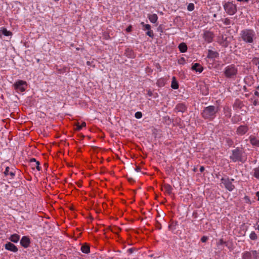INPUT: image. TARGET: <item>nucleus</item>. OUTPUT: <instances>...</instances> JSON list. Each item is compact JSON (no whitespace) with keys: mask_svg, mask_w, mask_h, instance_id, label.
Here are the masks:
<instances>
[{"mask_svg":"<svg viewBox=\"0 0 259 259\" xmlns=\"http://www.w3.org/2000/svg\"><path fill=\"white\" fill-rule=\"evenodd\" d=\"M187 110V107L183 103L178 104L175 108L176 112H181L184 113Z\"/></svg>","mask_w":259,"mask_h":259,"instance_id":"12","label":"nucleus"},{"mask_svg":"<svg viewBox=\"0 0 259 259\" xmlns=\"http://www.w3.org/2000/svg\"><path fill=\"white\" fill-rule=\"evenodd\" d=\"M161 226H160H160H158V229H161Z\"/></svg>","mask_w":259,"mask_h":259,"instance_id":"60","label":"nucleus"},{"mask_svg":"<svg viewBox=\"0 0 259 259\" xmlns=\"http://www.w3.org/2000/svg\"><path fill=\"white\" fill-rule=\"evenodd\" d=\"M76 184H77V186H78L79 187H82V185H81V184L80 183L78 182V183H77Z\"/></svg>","mask_w":259,"mask_h":259,"instance_id":"53","label":"nucleus"},{"mask_svg":"<svg viewBox=\"0 0 259 259\" xmlns=\"http://www.w3.org/2000/svg\"><path fill=\"white\" fill-rule=\"evenodd\" d=\"M256 89H257V90H259V85L257 87Z\"/></svg>","mask_w":259,"mask_h":259,"instance_id":"62","label":"nucleus"},{"mask_svg":"<svg viewBox=\"0 0 259 259\" xmlns=\"http://www.w3.org/2000/svg\"><path fill=\"white\" fill-rule=\"evenodd\" d=\"M132 30V26L131 25H130L128 26L126 29V31L127 32H130Z\"/></svg>","mask_w":259,"mask_h":259,"instance_id":"43","label":"nucleus"},{"mask_svg":"<svg viewBox=\"0 0 259 259\" xmlns=\"http://www.w3.org/2000/svg\"><path fill=\"white\" fill-rule=\"evenodd\" d=\"M192 69L196 72L201 73L202 72L203 68L200 64L196 63L192 65Z\"/></svg>","mask_w":259,"mask_h":259,"instance_id":"13","label":"nucleus"},{"mask_svg":"<svg viewBox=\"0 0 259 259\" xmlns=\"http://www.w3.org/2000/svg\"><path fill=\"white\" fill-rule=\"evenodd\" d=\"M30 165H31V166L32 168H33V169L34 168V167H36V164H35V163H32V164H31Z\"/></svg>","mask_w":259,"mask_h":259,"instance_id":"52","label":"nucleus"},{"mask_svg":"<svg viewBox=\"0 0 259 259\" xmlns=\"http://www.w3.org/2000/svg\"><path fill=\"white\" fill-rule=\"evenodd\" d=\"M111 231L115 233H117L118 231H120L121 229L118 228V227H114V228H113L112 229H111Z\"/></svg>","mask_w":259,"mask_h":259,"instance_id":"40","label":"nucleus"},{"mask_svg":"<svg viewBox=\"0 0 259 259\" xmlns=\"http://www.w3.org/2000/svg\"><path fill=\"white\" fill-rule=\"evenodd\" d=\"M250 142L253 146L259 147V140L255 137H250Z\"/></svg>","mask_w":259,"mask_h":259,"instance_id":"23","label":"nucleus"},{"mask_svg":"<svg viewBox=\"0 0 259 259\" xmlns=\"http://www.w3.org/2000/svg\"><path fill=\"white\" fill-rule=\"evenodd\" d=\"M219 110L218 105L209 106L204 109L201 114L204 119L212 120L216 116V114Z\"/></svg>","mask_w":259,"mask_h":259,"instance_id":"1","label":"nucleus"},{"mask_svg":"<svg viewBox=\"0 0 259 259\" xmlns=\"http://www.w3.org/2000/svg\"><path fill=\"white\" fill-rule=\"evenodd\" d=\"M230 38L225 37L224 38L223 36L222 37V40L221 41L220 44L224 47L227 48L229 44L230 40H229Z\"/></svg>","mask_w":259,"mask_h":259,"instance_id":"17","label":"nucleus"},{"mask_svg":"<svg viewBox=\"0 0 259 259\" xmlns=\"http://www.w3.org/2000/svg\"><path fill=\"white\" fill-rule=\"evenodd\" d=\"M237 73V69L234 65L228 66L224 71L225 76L228 78H231L235 76Z\"/></svg>","mask_w":259,"mask_h":259,"instance_id":"5","label":"nucleus"},{"mask_svg":"<svg viewBox=\"0 0 259 259\" xmlns=\"http://www.w3.org/2000/svg\"><path fill=\"white\" fill-rule=\"evenodd\" d=\"M20 244L24 248H27L30 244V240L29 237L24 236H23L20 240Z\"/></svg>","mask_w":259,"mask_h":259,"instance_id":"10","label":"nucleus"},{"mask_svg":"<svg viewBox=\"0 0 259 259\" xmlns=\"http://www.w3.org/2000/svg\"><path fill=\"white\" fill-rule=\"evenodd\" d=\"M19 239L20 235L17 234H13L9 238V240L14 243H17Z\"/></svg>","mask_w":259,"mask_h":259,"instance_id":"16","label":"nucleus"},{"mask_svg":"<svg viewBox=\"0 0 259 259\" xmlns=\"http://www.w3.org/2000/svg\"><path fill=\"white\" fill-rule=\"evenodd\" d=\"M128 252L130 253H132L133 252V248H131L128 249Z\"/></svg>","mask_w":259,"mask_h":259,"instance_id":"50","label":"nucleus"},{"mask_svg":"<svg viewBox=\"0 0 259 259\" xmlns=\"http://www.w3.org/2000/svg\"><path fill=\"white\" fill-rule=\"evenodd\" d=\"M221 181L224 184L225 188L228 191H232L235 188V186L233 185L229 178H222Z\"/></svg>","mask_w":259,"mask_h":259,"instance_id":"7","label":"nucleus"},{"mask_svg":"<svg viewBox=\"0 0 259 259\" xmlns=\"http://www.w3.org/2000/svg\"><path fill=\"white\" fill-rule=\"evenodd\" d=\"M256 230H258V231L259 232V224L257 225V228H256Z\"/></svg>","mask_w":259,"mask_h":259,"instance_id":"57","label":"nucleus"},{"mask_svg":"<svg viewBox=\"0 0 259 259\" xmlns=\"http://www.w3.org/2000/svg\"><path fill=\"white\" fill-rule=\"evenodd\" d=\"M256 196L258 197V200L259 201V191L256 193Z\"/></svg>","mask_w":259,"mask_h":259,"instance_id":"54","label":"nucleus"},{"mask_svg":"<svg viewBox=\"0 0 259 259\" xmlns=\"http://www.w3.org/2000/svg\"><path fill=\"white\" fill-rule=\"evenodd\" d=\"M224 8L226 12L230 15H233L237 12V7L236 5L232 2H227L224 5Z\"/></svg>","mask_w":259,"mask_h":259,"instance_id":"4","label":"nucleus"},{"mask_svg":"<svg viewBox=\"0 0 259 259\" xmlns=\"http://www.w3.org/2000/svg\"><path fill=\"white\" fill-rule=\"evenodd\" d=\"M243 259H251L252 253L251 251H245L242 255Z\"/></svg>","mask_w":259,"mask_h":259,"instance_id":"25","label":"nucleus"},{"mask_svg":"<svg viewBox=\"0 0 259 259\" xmlns=\"http://www.w3.org/2000/svg\"><path fill=\"white\" fill-rule=\"evenodd\" d=\"M165 84V80L164 78H160L157 81V85L159 87L164 86Z\"/></svg>","mask_w":259,"mask_h":259,"instance_id":"27","label":"nucleus"},{"mask_svg":"<svg viewBox=\"0 0 259 259\" xmlns=\"http://www.w3.org/2000/svg\"><path fill=\"white\" fill-rule=\"evenodd\" d=\"M130 52H131V53H133V52H132V51H130Z\"/></svg>","mask_w":259,"mask_h":259,"instance_id":"64","label":"nucleus"},{"mask_svg":"<svg viewBox=\"0 0 259 259\" xmlns=\"http://www.w3.org/2000/svg\"><path fill=\"white\" fill-rule=\"evenodd\" d=\"M213 36L214 35L212 32L209 31H205L203 33V37L207 42L210 43L212 41Z\"/></svg>","mask_w":259,"mask_h":259,"instance_id":"8","label":"nucleus"},{"mask_svg":"<svg viewBox=\"0 0 259 259\" xmlns=\"http://www.w3.org/2000/svg\"><path fill=\"white\" fill-rule=\"evenodd\" d=\"M238 2H248V0H237Z\"/></svg>","mask_w":259,"mask_h":259,"instance_id":"56","label":"nucleus"},{"mask_svg":"<svg viewBox=\"0 0 259 259\" xmlns=\"http://www.w3.org/2000/svg\"><path fill=\"white\" fill-rule=\"evenodd\" d=\"M161 226H160H160H158V229H161Z\"/></svg>","mask_w":259,"mask_h":259,"instance_id":"61","label":"nucleus"},{"mask_svg":"<svg viewBox=\"0 0 259 259\" xmlns=\"http://www.w3.org/2000/svg\"><path fill=\"white\" fill-rule=\"evenodd\" d=\"M135 116L137 119H140L142 117V113L141 112L138 111L135 113Z\"/></svg>","mask_w":259,"mask_h":259,"instance_id":"38","label":"nucleus"},{"mask_svg":"<svg viewBox=\"0 0 259 259\" xmlns=\"http://www.w3.org/2000/svg\"><path fill=\"white\" fill-rule=\"evenodd\" d=\"M178 225V222H172L170 224L168 225V229L170 230L174 231L176 229V226Z\"/></svg>","mask_w":259,"mask_h":259,"instance_id":"28","label":"nucleus"},{"mask_svg":"<svg viewBox=\"0 0 259 259\" xmlns=\"http://www.w3.org/2000/svg\"><path fill=\"white\" fill-rule=\"evenodd\" d=\"M2 33L5 36H10L12 34V32L10 31L7 30L5 28H3L2 30Z\"/></svg>","mask_w":259,"mask_h":259,"instance_id":"31","label":"nucleus"},{"mask_svg":"<svg viewBox=\"0 0 259 259\" xmlns=\"http://www.w3.org/2000/svg\"><path fill=\"white\" fill-rule=\"evenodd\" d=\"M81 250L84 253H89L90 252V245L87 243H84L81 246Z\"/></svg>","mask_w":259,"mask_h":259,"instance_id":"15","label":"nucleus"},{"mask_svg":"<svg viewBox=\"0 0 259 259\" xmlns=\"http://www.w3.org/2000/svg\"><path fill=\"white\" fill-rule=\"evenodd\" d=\"M152 92L150 91V90H149L148 91V93H147V95L150 96V97H151L152 96Z\"/></svg>","mask_w":259,"mask_h":259,"instance_id":"47","label":"nucleus"},{"mask_svg":"<svg viewBox=\"0 0 259 259\" xmlns=\"http://www.w3.org/2000/svg\"><path fill=\"white\" fill-rule=\"evenodd\" d=\"M254 95L256 96H259V93L257 92V91H255L254 93Z\"/></svg>","mask_w":259,"mask_h":259,"instance_id":"55","label":"nucleus"},{"mask_svg":"<svg viewBox=\"0 0 259 259\" xmlns=\"http://www.w3.org/2000/svg\"><path fill=\"white\" fill-rule=\"evenodd\" d=\"M253 176L257 179H259V166L254 169Z\"/></svg>","mask_w":259,"mask_h":259,"instance_id":"33","label":"nucleus"},{"mask_svg":"<svg viewBox=\"0 0 259 259\" xmlns=\"http://www.w3.org/2000/svg\"><path fill=\"white\" fill-rule=\"evenodd\" d=\"M224 23L225 24V25H230L231 24V21L230 20V19H228V18H226L225 19L224 21Z\"/></svg>","mask_w":259,"mask_h":259,"instance_id":"41","label":"nucleus"},{"mask_svg":"<svg viewBox=\"0 0 259 259\" xmlns=\"http://www.w3.org/2000/svg\"><path fill=\"white\" fill-rule=\"evenodd\" d=\"M141 25L143 26L144 30H149L151 29V26L149 24H145L143 22L141 23Z\"/></svg>","mask_w":259,"mask_h":259,"instance_id":"32","label":"nucleus"},{"mask_svg":"<svg viewBox=\"0 0 259 259\" xmlns=\"http://www.w3.org/2000/svg\"><path fill=\"white\" fill-rule=\"evenodd\" d=\"M207 57V58L211 59L219 57V53L217 52L209 50L208 51V55Z\"/></svg>","mask_w":259,"mask_h":259,"instance_id":"14","label":"nucleus"},{"mask_svg":"<svg viewBox=\"0 0 259 259\" xmlns=\"http://www.w3.org/2000/svg\"><path fill=\"white\" fill-rule=\"evenodd\" d=\"M27 82L22 80H18L13 84L14 88L17 91L23 92L25 91L27 87Z\"/></svg>","mask_w":259,"mask_h":259,"instance_id":"6","label":"nucleus"},{"mask_svg":"<svg viewBox=\"0 0 259 259\" xmlns=\"http://www.w3.org/2000/svg\"><path fill=\"white\" fill-rule=\"evenodd\" d=\"M171 87L175 90L178 89L179 88V84L178 81L176 80L175 77H172Z\"/></svg>","mask_w":259,"mask_h":259,"instance_id":"24","label":"nucleus"},{"mask_svg":"<svg viewBox=\"0 0 259 259\" xmlns=\"http://www.w3.org/2000/svg\"><path fill=\"white\" fill-rule=\"evenodd\" d=\"M55 2H58L59 0H54Z\"/></svg>","mask_w":259,"mask_h":259,"instance_id":"63","label":"nucleus"},{"mask_svg":"<svg viewBox=\"0 0 259 259\" xmlns=\"http://www.w3.org/2000/svg\"><path fill=\"white\" fill-rule=\"evenodd\" d=\"M207 240H208V237H206V236H203V237L201 238V241L202 242H205Z\"/></svg>","mask_w":259,"mask_h":259,"instance_id":"42","label":"nucleus"},{"mask_svg":"<svg viewBox=\"0 0 259 259\" xmlns=\"http://www.w3.org/2000/svg\"><path fill=\"white\" fill-rule=\"evenodd\" d=\"M226 142L230 147L233 144V141L230 138H227L226 140Z\"/></svg>","mask_w":259,"mask_h":259,"instance_id":"36","label":"nucleus"},{"mask_svg":"<svg viewBox=\"0 0 259 259\" xmlns=\"http://www.w3.org/2000/svg\"><path fill=\"white\" fill-rule=\"evenodd\" d=\"M163 187L164 189L165 192H166L168 194L171 195L172 194V191L173 189L170 185L168 184H164Z\"/></svg>","mask_w":259,"mask_h":259,"instance_id":"18","label":"nucleus"},{"mask_svg":"<svg viewBox=\"0 0 259 259\" xmlns=\"http://www.w3.org/2000/svg\"><path fill=\"white\" fill-rule=\"evenodd\" d=\"M257 102H257V101L256 100H255L253 101V105H254V106H256V105H257Z\"/></svg>","mask_w":259,"mask_h":259,"instance_id":"51","label":"nucleus"},{"mask_svg":"<svg viewBox=\"0 0 259 259\" xmlns=\"http://www.w3.org/2000/svg\"><path fill=\"white\" fill-rule=\"evenodd\" d=\"M240 35L242 40L248 44L253 43L255 38V32L252 29H246L242 30Z\"/></svg>","mask_w":259,"mask_h":259,"instance_id":"2","label":"nucleus"},{"mask_svg":"<svg viewBox=\"0 0 259 259\" xmlns=\"http://www.w3.org/2000/svg\"><path fill=\"white\" fill-rule=\"evenodd\" d=\"M195 6L193 3H190L187 6V10L189 11H192L194 10Z\"/></svg>","mask_w":259,"mask_h":259,"instance_id":"34","label":"nucleus"},{"mask_svg":"<svg viewBox=\"0 0 259 259\" xmlns=\"http://www.w3.org/2000/svg\"><path fill=\"white\" fill-rule=\"evenodd\" d=\"M6 249L16 252L18 251V248L16 245L11 242H8L5 245Z\"/></svg>","mask_w":259,"mask_h":259,"instance_id":"11","label":"nucleus"},{"mask_svg":"<svg viewBox=\"0 0 259 259\" xmlns=\"http://www.w3.org/2000/svg\"><path fill=\"white\" fill-rule=\"evenodd\" d=\"M76 128H75V130L76 131H80L81 130V128L83 127H85L86 126V123L85 122H82L81 124L80 125L79 122H77L76 124Z\"/></svg>","mask_w":259,"mask_h":259,"instance_id":"30","label":"nucleus"},{"mask_svg":"<svg viewBox=\"0 0 259 259\" xmlns=\"http://www.w3.org/2000/svg\"><path fill=\"white\" fill-rule=\"evenodd\" d=\"M148 18L150 21L152 23H156L158 19L157 15L155 14L148 15Z\"/></svg>","mask_w":259,"mask_h":259,"instance_id":"19","label":"nucleus"},{"mask_svg":"<svg viewBox=\"0 0 259 259\" xmlns=\"http://www.w3.org/2000/svg\"><path fill=\"white\" fill-rule=\"evenodd\" d=\"M225 244L226 246H228V243L227 242L224 241V240L222 239H220L218 243V245H222Z\"/></svg>","mask_w":259,"mask_h":259,"instance_id":"37","label":"nucleus"},{"mask_svg":"<svg viewBox=\"0 0 259 259\" xmlns=\"http://www.w3.org/2000/svg\"><path fill=\"white\" fill-rule=\"evenodd\" d=\"M87 64H88V65H90V61H88V62H87Z\"/></svg>","mask_w":259,"mask_h":259,"instance_id":"59","label":"nucleus"},{"mask_svg":"<svg viewBox=\"0 0 259 259\" xmlns=\"http://www.w3.org/2000/svg\"><path fill=\"white\" fill-rule=\"evenodd\" d=\"M127 179L128 181L131 183L135 182V180L132 178H127Z\"/></svg>","mask_w":259,"mask_h":259,"instance_id":"46","label":"nucleus"},{"mask_svg":"<svg viewBox=\"0 0 259 259\" xmlns=\"http://www.w3.org/2000/svg\"><path fill=\"white\" fill-rule=\"evenodd\" d=\"M9 167L7 166L6 168L5 171H4V174L5 176H8V175H10L12 178H13L14 176L15 175V172L11 171L9 172Z\"/></svg>","mask_w":259,"mask_h":259,"instance_id":"26","label":"nucleus"},{"mask_svg":"<svg viewBox=\"0 0 259 259\" xmlns=\"http://www.w3.org/2000/svg\"><path fill=\"white\" fill-rule=\"evenodd\" d=\"M257 235L254 231H252L249 235V238L252 240H256L257 239Z\"/></svg>","mask_w":259,"mask_h":259,"instance_id":"29","label":"nucleus"},{"mask_svg":"<svg viewBox=\"0 0 259 259\" xmlns=\"http://www.w3.org/2000/svg\"><path fill=\"white\" fill-rule=\"evenodd\" d=\"M252 256H253V259H258V252L256 250H253L251 251Z\"/></svg>","mask_w":259,"mask_h":259,"instance_id":"35","label":"nucleus"},{"mask_svg":"<svg viewBox=\"0 0 259 259\" xmlns=\"http://www.w3.org/2000/svg\"><path fill=\"white\" fill-rule=\"evenodd\" d=\"M243 106L242 102L239 100H236L233 105L234 108L240 109Z\"/></svg>","mask_w":259,"mask_h":259,"instance_id":"20","label":"nucleus"},{"mask_svg":"<svg viewBox=\"0 0 259 259\" xmlns=\"http://www.w3.org/2000/svg\"><path fill=\"white\" fill-rule=\"evenodd\" d=\"M157 30L158 31H159L161 33H162L163 32V30H162V27L161 25H160L158 28H157Z\"/></svg>","mask_w":259,"mask_h":259,"instance_id":"45","label":"nucleus"},{"mask_svg":"<svg viewBox=\"0 0 259 259\" xmlns=\"http://www.w3.org/2000/svg\"><path fill=\"white\" fill-rule=\"evenodd\" d=\"M29 162L30 163V164L35 163V164H36V168L37 170L39 171L41 169V167L39 166L40 163L38 161H37L36 159L34 158H32L30 159Z\"/></svg>","mask_w":259,"mask_h":259,"instance_id":"21","label":"nucleus"},{"mask_svg":"<svg viewBox=\"0 0 259 259\" xmlns=\"http://www.w3.org/2000/svg\"><path fill=\"white\" fill-rule=\"evenodd\" d=\"M135 170L137 172H139L141 170V167L140 166H137L135 168Z\"/></svg>","mask_w":259,"mask_h":259,"instance_id":"48","label":"nucleus"},{"mask_svg":"<svg viewBox=\"0 0 259 259\" xmlns=\"http://www.w3.org/2000/svg\"><path fill=\"white\" fill-rule=\"evenodd\" d=\"M230 180L231 181V182H233L234 181V179H230Z\"/></svg>","mask_w":259,"mask_h":259,"instance_id":"58","label":"nucleus"},{"mask_svg":"<svg viewBox=\"0 0 259 259\" xmlns=\"http://www.w3.org/2000/svg\"><path fill=\"white\" fill-rule=\"evenodd\" d=\"M239 118L237 119L235 117H233L232 119V121L233 123H236L238 121H239Z\"/></svg>","mask_w":259,"mask_h":259,"instance_id":"44","label":"nucleus"},{"mask_svg":"<svg viewBox=\"0 0 259 259\" xmlns=\"http://www.w3.org/2000/svg\"><path fill=\"white\" fill-rule=\"evenodd\" d=\"M179 49L181 53H185L187 50V46L185 42H182L179 45Z\"/></svg>","mask_w":259,"mask_h":259,"instance_id":"22","label":"nucleus"},{"mask_svg":"<svg viewBox=\"0 0 259 259\" xmlns=\"http://www.w3.org/2000/svg\"><path fill=\"white\" fill-rule=\"evenodd\" d=\"M146 34L151 38L154 37L153 31L150 29L146 32Z\"/></svg>","mask_w":259,"mask_h":259,"instance_id":"39","label":"nucleus"},{"mask_svg":"<svg viewBox=\"0 0 259 259\" xmlns=\"http://www.w3.org/2000/svg\"><path fill=\"white\" fill-rule=\"evenodd\" d=\"M204 169H205V168H204V166H201L200 167L199 170H200V172H203L204 170Z\"/></svg>","mask_w":259,"mask_h":259,"instance_id":"49","label":"nucleus"},{"mask_svg":"<svg viewBox=\"0 0 259 259\" xmlns=\"http://www.w3.org/2000/svg\"><path fill=\"white\" fill-rule=\"evenodd\" d=\"M248 130V126L246 125H240L236 130V134L240 136L245 134Z\"/></svg>","mask_w":259,"mask_h":259,"instance_id":"9","label":"nucleus"},{"mask_svg":"<svg viewBox=\"0 0 259 259\" xmlns=\"http://www.w3.org/2000/svg\"><path fill=\"white\" fill-rule=\"evenodd\" d=\"M242 150L239 148H236L232 150V155L230 156V159L234 162L239 161L243 162L242 159Z\"/></svg>","mask_w":259,"mask_h":259,"instance_id":"3","label":"nucleus"}]
</instances>
